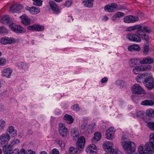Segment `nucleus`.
Wrapping results in <instances>:
<instances>
[{
    "label": "nucleus",
    "mask_w": 154,
    "mask_h": 154,
    "mask_svg": "<svg viewBox=\"0 0 154 154\" xmlns=\"http://www.w3.org/2000/svg\"><path fill=\"white\" fill-rule=\"evenodd\" d=\"M10 137L7 133L2 134L0 136L1 145L0 146L3 147V152L4 154H18L19 149H15L13 151L10 148V145H7L10 140Z\"/></svg>",
    "instance_id": "nucleus-1"
},
{
    "label": "nucleus",
    "mask_w": 154,
    "mask_h": 154,
    "mask_svg": "<svg viewBox=\"0 0 154 154\" xmlns=\"http://www.w3.org/2000/svg\"><path fill=\"white\" fill-rule=\"evenodd\" d=\"M145 149L141 145L138 147V151L140 154H153L154 153V143L149 141L145 145Z\"/></svg>",
    "instance_id": "nucleus-2"
},
{
    "label": "nucleus",
    "mask_w": 154,
    "mask_h": 154,
    "mask_svg": "<svg viewBox=\"0 0 154 154\" xmlns=\"http://www.w3.org/2000/svg\"><path fill=\"white\" fill-rule=\"evenodd\" d=\"M122 145L124 149L126 151L134 152L136 150V146L133 142L128 141L127 138L124 136L122 137Z\"/></svg>",
    "instance_id": "nucleus-3"
},
{
    "label": "nucleus",
    "mask_w": 154,
    "mask_h": 154,
    "mask_svg": "<svg viewBox=\"0 0 154 154\" xmlns=\"http://www.w3.org/2000/svg\"><path fill=\"white\" fill-rule=\"evenodd\" d=\"M143 83L146 88L151 90L154 88V78L151 75H148L145 78Z\"/></svg>",
    "instance_id": "nucleus-4"
},
{
    "label": "nucleus",
    "mask_w": 154,
    "mask_h": 154,
    "mask_svg": "<svg viewBox=\"0 0 154 154\" xmlns=\"http://www.w3.org/2000/svg\"><path fill=\"white\" fill-rule=\"evenodd\" d=\"M131 90L135 94H146V92L138 84H135L131 86Z\"/></svg>",
    "instance_id": "nucleus-5"
},
{
    "label": "nucleus",
    "mask_w": 154,
    "mask_h": 154,
    "mask_svg": "<svg viewBox=\"0 0 154 154\" xmlns=\"http://www.w3.org/2000/svg\"><path fill=\"white\" fill-rule=\"evenodd\" d=\"M152 68L150 65L135 66L133 70V72L134 74H137L141 71H144L150 69Z\"/></svg>",
    "instance_id": "nucleus-6"
},
{
    "label": "nucleus",
    "mask_w": 154,
    "mask_h": 154,
    "mask_svg": "<svg viewBox=\"0 0 154 154\" xmlns=\"http://www.w3.org/2000/svg\"><path fill=\"white\" fill-rule=\"evenodd\" d=\"M85 139L84 137L81 136L77 141L76 146L78 149L81 151H82L85 147Z\"/></svg>",
    "instance_id": "nucleus-7"
},
{
    "label": "nucleus",
    "mask_w": 154,
    "mask_h": 154,
    "mask_svg": "<svg viewBox=\"0 0 154 154\" xmlns=\"http://www.w3.org/2000/svg\"><path fill=\"white\" fill-rule=\"evenodd\" d=\"M113 143L109 141L106 142L103 145V147L105 150L106 152H109L111 153L113 152L114 150L113 148Z\"/></svg>",
    "instance_id": "nucleus-8"
},
{
    "label": "nucleus",
    "mask_w": 154,
    "mask_h": 154,
    "mask_svg": "<svg viewBox=\"0 0 154 154\" xmlns=\"http://www.w3.org/2000/svg\"><path fill=\"white\" fill-rule=\"evenodd\" d=\"M59 132L60 135L63 137H66L68 133V129L63 123H60L59 125Z\"/></svg>",
    "instance_id": "nucleus-9"
},
{
    "label": "nucleus",
    "mask_w": 154,
    "mask_h": 154,
    "mask_svg": "<svg viewBox=\"0 0 154 154\" xmlns=\"http://www.w3.org/2000/svg\"><path fill=\"white\" fill-rule=\"evenodd\" d=\"M139 32L137 34L140 36L142 35L143 33H145V32L150 33L151 32L152 30L151 28L147 26H142L139 25Z\"/></svg>",
    "instance_id": "nucleus-10"
},
{
    "label": "nucleus",
    "mask_w": 154,
    "mask_h": 154,
    "mask_svg": "<svg viewBox=\"0 0 154 154\" xmlns=\"http://www.w3.org/2000/svg\"><path fill=\"white\" fill-rule=\"evenodd\" d=\"M16 42L15 39L12 37H5L2 38L0 40V42L3 45L10 44Z\"/></svg>",
    "instance_id": "nucleus-11"
},
{
    "label": "nucleus",
    "mask_w": 154,
    "mask_h": 154,
    "mask_svg": "<svg viewBox=\"0 0 154 154\" xmlns=\"http://www.w3.org/2000/svg\"><path fill=\"white\" fill-rule=\"evenodd\" d=\"M126 38L129 40L136 42H140L141 41L140 38L138 35L135 34H129L126 36Z\"/></svg>",
    "instance_id": "nucleus-12"
},
{
    "label": "nucleus",
    "mask_w": 154,
    "mask_h": 154,
    "mask_svg": "<svg viewBox=\"0 0 154 154\" xmlns=\"http://www.w3.org/2000/svg\"><path fill=\"white\" fill-rule=\"evenodd\" d=\"M23 8V6L20 4H15L13 5L10 8V11L11 13H20L21 10Z\"/></svg>",
    "instance_id": "nucleus-13"
},
{
    "label": "nucleus",
    "mask_w": 154,
    "mask_h": 154,
    "mask_svg": "<svg viewBox=\"0 0 154 154\" xmlns=\"http://www.w3.org/2000/svg\"><path fill=\"white\" fill-rule=\"evenodd\" d=\"M118 7L117 5L115 3H111L106 5L104 7V10L109 12H112L114 11V9Z\"/></svg>",
    "instance_id": "nucleus-14"
},
{
    "label": "nucleus",
    "mask_w": 154,
    "mask_h": 154,
    "mask_svg": "<svg viewBox=\"0 0 154 154\" xmlns=\"http://www.w3.org/2000/svg\"><path fill=\"white\" fill-rule=\"evenodd\" d=\"M43 26L38 24H35L32 26H29L27 27V29L29 30L37 31H42L44 29Z\"/></svg>",
    "instance_id": "nucleus-15"
},
{
    "label": "nucleus",
    "mask_w": 154,
    "mask_h": 154,
    "mask_svg": "<svg viewBox=\"0 0 154 154\" xmlns=\"http://www.w3.org/2000/svg\"><path fill=\"white\" fill-rule=\"evenodd\" d=\"M115 131V129L112 127L109 128L106 131V138L108 140H111L113 138Z\"/></svg>",
    "instance_id": "nucleus-16"
},
{
    "label": "nucleus",
    "mask_w": 154,
    "mask_h": 154,
    "mask_svg": "<svg viewBox=\"0 0 154 154\" xmlns=\"http://www.w3.org/2000/svg\"><path fill=\"white\" fill-rule=\"evenodd\" d=\"M154 61L153 59L150 57H146L140 61L141 64H150L152 63Z\"/></svg>",
    "instance_id": "nucleus-17"
},
{
    "label": "nucleus",
    "mask_w": 154,
    "mask_h": 154,
    "mask_svg": "<svg viewBox=\"0 0 154 154\" xmlns=\"http://www.w3.org/2000/svg\"><path fill=\"white\" fill-rule=\"evenodd\" d=\"M50 7L54 13H58L59 11V8L58 6L53 1L49 2Z\"/></svg>",
    "instance_id": "nucleus-18"
},
{
    "label": "nucleus",
    "mask_w": 154,
    "mask_h": 154,
    "mask_svg": "<svg viewBox=\"0 0 154 154\" xmlns=\"http://www.w3.org/2000/svg\"><path fill=\"white\" fill-rule=\"evenodd\" d=\"M95 123H93L88 125L86 128L85 133L86 134H88L92 133L95 128Z\"/></svg>",
    "instance_id": "nucleus-19"
},
{
    "label": "nucleus",
    "mask_w": 154,
    "mask_h": 154,
    "mask_svg": "<svg viewBox=\"0 0 154 154\" xmlns=\"http://www.w3.org/2000/svg\"><path fill=\"white\" fill-rule=\"evenodd\" d=\"M12 72V71L11 69L9 68H6L4 69L2 71V75L7 78H9Z\"/></svg>",
    "instance_id": "nucleus-20"
},
{
    "label": "nucleus",
    "mask_w": 154,
    "mask_h": 154,
    "mask_svg": "<svg viewBox=\"0 0 154 154\" xmlns=\"http://www.w3.org/2000/svg\"><path fill=\"white\" fill-rule=\"evenodd\" d=\"M25 9L27 11H29L30 12L33 14H37L40 12V10L39 8L35 7L30 8L27 7L25 8Z\"/></svg>",
    "instance_id": "nucleus-21"
},
{
    "label": "nucleus",
    "mask_w": 154,
    "mask_h": 154,
    "mask_svg": "<svg viewBox=\"0 0 154 154\" xmlns=\"http://www.w3.org/2000/svg\"><path fill=\"white\" fill-rule=\"evenodd\" d=\"M148 76V74L143 73L139 74L136 78V79L138 82H141L143 81V79Z\"/></svg>",
    "instance_id": "nucleus-22"
},
{
    "label": "nucleus",
    "mask_w": 154,
    "mask_h": 154,
    "mask_svg": "<svg viewBox=\"0 0 154 154\" xmlns=\"http://www.w3.org/2000/svg\"><path fill=\"white\" fill-rule=\"evenodd\" d=\"M21 20V22L26 25H28L30 24V20L28 18L25 14H24L20 17Z\"/></svg>",
    "instance_id": "nucleus-23"
},
{
    "label": "nucleus",
    "mask_w": 154,
    "mask_h": 154,
    "mask_svg": "<svg viewBox=\"0 0 154 154\" xmlns=\"http://www.w3.org/2000/svg\"><path fill=\"white\" fill-rule=\"evenodd\" d=\"M140 60L139 59L132 58L129 61L128 64L130 66L133 67L138 65Z\"/></svg>",
    "instance_id": "nucleus-24"
},
{
    "label": "nucleus",
    "mask_w": 154,
    "mask_h": 154,
    "mask_svg": "<svg viewBox=\"0 0 154 154\" xmlns=\"http://www.w3.org/2000/svg\"><path fill=\"white\" fill-rule=\"evenodd\" d=\"M7 131L11 137H14L17 135V131L14 130V127L12 126H9Z\"/></svg>",
    "instance_id": "nucleus-25"
},
{
    "label": "nucleus",
    "mask_w": 154,
    "mask_h": 154,
    "mask_svg": "<svg viewBox=\"0 0 154 154\" xmlns=\"http://www.w3.org/2000/svg\"><path fill=\"white\" fill-rule=\"evenodd\" d=\"M102 135L100 133L96 132L94 134V137L91 140L92 142L93 143H95L98 141L101 138Z\"/></svg>",
    "instance_id": "nucleus-26"
},
{
    "label": "nucleus",
    "mask_w": 154,
    "mask_h": 154,
    "mask_svg": "<svg viewBox=\"0 0 154 154\" xmlns=\"http://www.w3.org/2000/svg\"><path fill=\"white\" fill-rule=\"evenodd\" d=\"M128 50L130 51H139L140 49V48L139 46L137 44H134L129 45L128 47Z\"/></svg>",
    "instance_id": "nucleus-27"
},
{
    "label": "nucleus",
    "mask_w": 154,
    "mask_h": 154,
    "mask_svg": "<svg viewBox=\"0 0 154 154\" xmlns=\"http://www.w3.org/2000/svg\"><path fill=\"white\" fill-rule=\"evenodd\" d=\"M64 119L68 124L72 123L73 121V119L72 116L68 114H66L63 118Z\"/></svg>",
    "instance_id": "nucleus-28"
},
{
    "label": "nucleus",
    "mask_w": 154,
    "mask_h": 154,
    "mask_svg": "<svg viewBox=\"0 0 154 154\" xmlns=\"http://www.w3.org/2000/svg\"><path fill=\"white\" fill-rule=\"evenodd\" d=\"M141 104L143 106H152L154 105V101L152 100H146L142 101Z\"/></svg>",
    "instance_id": "nucleus-29"
},
{
    "label": "nucleus",
    "mask_w": 154,
    "mask_h": 154,
    "mask_svg": "<svg viewBox=\"0 0 154 154\" xmlns=\"http://www.w3.org/2000/svg\"><path fill=\"white\" fill-rule=\"evenodd\" d=\"M93 0H84L83 2L84 6L91 8L93 7Z\"/></svg>",
    "instance_id": "nucleus-30"
},
{
    "label": "nucleus",
    "mask_w": 154,
    "mask_h": 154,
    "mask_svg": "<svg viewBox=\"0 0 154 154\" xmlns=\"http://www.w3.org/2000/svg\"><path fill=\"white\" fill-rule=\"evenodd\" d=\"M71 135L74 137H78L79 135V134L78 130L77 128H73L71 131Z\"/></svg>",
    "instance_id": "nucleus-31"
},
{
    "label": "nucleus",
    "mask_w": 154,
    "mask_h": 154,
    "mask_svg": "<svg viewBox=\"0 0 154 154\" xmlns=\"http://www.w3.org/2000/svg\"><path fill=\"white\" fill-rule=\"evenodd\" d=\"M139 25L130 26L127 28V30L128 31L131 32L132 31L137 30V33L139 32Z\"/></svg>",
    "instance_id": "nucleus-32"
},
{
    "label": "nucleus",
    "mask_w": 154,
    "mask_h": 154,
    "mask_svg": "<svg viewBox=\"0 0 154 154\" xmlns=\"http://www.w3.org/2000/svg\"><path fill=\"white\" fill-rule=\"evenodd\" d=\"M125 14L123 12H118L112 17V20L115 21L117 18L122 17Z\"/></svg>",
    "instance_id": "nucleus-33"
},
{
    "label": "nucleus",
    "mask_w": 154,
    "mask_h": 154,
    "mask_svg": "<svg viewBox=\"0 0 154 154\" xmlns=\"http://www.w3.org/2000/svg\"><path fill=\"white\" fill-rule=\"evenodd\" d=\"M10 22V18L8 16L6 15L2 17L1 22L5 24H8Z\"/></svg>",
    "instance_id": "nucleus-34"
},
{
    "label": "nucleus",
    "mask_w": 154,
    "mask_h": 154,
    "mask_svg": "<svg viewBox=\"0 0 154 154\" xmlns=\"http://www.w3.org/2000/svg\"><path fill=\"white\" fill-rule=\"evenodd\" d=\"M18 25H16L15 23H11L9 25V27L12 31L16 33V31L17 30Z\"/></svg>",
    "instance_id": "nucleus-35"
},
{
    "label": "nucleus",
    "mask_w": 154,
    "mask_h": 154,
    "mask_svg": "<svg viewBox=\"0 0 154 154\" xmlns=\"http://www.w3.org/2000/svg\"><path fill=\"white\" fill-rule=\"evenodd\" d=\"M55 142L61 148H63L64 147L65 144L63 143L62 140L57 138L56 139Z\"/></svg>",
    "instance_id": "nucleus-36"
},
{
    "label": "nucleus",
    "mask_w": 154,
    "mask_h": 154,
    "mask_svg": "<svg viewBox=\"0 0 154 154\" xmlns=\"http://www.w3.org/2000/svg\"><path fill=\"white\" fill-rule=\"evenodd\" d=\"M26 29L23 27L21 26L20 25L18 26V28L17 30H16V33H23L25 32Z\"/></svg>",
    "instance_id": "nucleus-37"
},
{
    "label": "nucleus",
    "mask_w": 154,
    "mask_h": 154,
    "mask_svg": "<svg viewBox=\"0 0 154 154\" xmlns=\"http://www.w3.org/2000/svg\"><path fill=\"white\" fill-rule=\"evenodd\" d=\"M33 4L34 5L41 6L42 4L43 1L42 0H32Z\"/></svg>",
    "instance_id": "nucleus-38"
},
{
    "label": "nucleus",
    "mask_w": 154,
    "mask_h": 154,
    "mask_svg": "<svg viewBox=\"0 0 154 154\" xmlns=\"http://www.w3.org/2000/svg\"><path fill=\"white\" fill-rule=\"evenodd\" d=\"M131 15L126 16L123 19L124 21L126 23H131Z\"/></svg>",
    "instance_id": "nucleus-39"
},
{
    "label": "nucleus",
    "mask_w": 154,
    "mask_h": 154,
    "mask_svg": "<svg viewBox=\"0 0 154 154\" xmlns=\"http://www.w3.org/2000/svg\"><path fill=\"white\" fill-rule=\"evenodd\" d=\"M8 32V30L4 27L0 26V33L7 34Z\"/></svg>",
    "instance_id": "nucleus-40"
},
{
    "label": "nucleus",
    "mask_w": 154,
    "mask_h": 154,
    "mask_svg": "<svg viewBox=\"0 0 154 154\" xmlns=\"http://www.w3.org/2000/svg\"><path fill=\"white\" fill-rule=\"evenodd\" d=\"M5 125V122L3 120L1 119L0 120V131H2L4 128Z\"/></svg>",
    "instance_id": "nucleus-41"
},
{
    "label": "nucleus",
    "mask_w": 154,
    "mask_h": 154,
    "mask_svg": "<svg viewBox=\"0 0 154 154\" xmlns=\"http://www.w3.org/2000/svg\"><path fill=\"white\" fill-rule=\"evenodd\" d=\"M131 23H134L138 21L139 20V18L137 16L131 15Z\"/></svg>",
    "instance_id": "nucleus-42"
},
{
    "label": "nucleus",
    "mask_w": 154,
    "mask_h": 154,
    "mask_svg": "<svg viewBox=\"0 0 154 154\" xmlns=\"http://www.w3.org/2000/svg\"><path fill=\"white\" fill-rule=\"evenodd\" d=\"M154 110L152 109H147L146 111V115L149 117H151L153 113Z\"/></svg>",
    "instance_id": "nucleus-43"
},
{
    "label": "nucleus",
    "mask_w": 154,
    "mask_h": 154,
    "mask_svg": "<svg viewBox=\"0 0 154 154\" xmlns=\"http://www.w3.org/2000/svg\"><path fill=\"white\" fill-rule=\"evenodd\" d=\"M147 126L150 129L154 131V122H149L147 124Z\"/></svg>",
    "instance_id": "nucleus-44"
},
{
    "label": "nucleus",
    "mask_w": 154,
    "mask_h": 154,
    "mask_svg": "<svg viewBox=\"0 0 154 154\" xmlns=\"http://www.w3.org/2000/svg\"><path fill=\"white\" fill-rule=\"evenodd\" d=\"M6 63V60L4 57H0V66H5Z\"/></svg>",
    "instance_id": "nucleus-45"
},
{
    "label": "nucleus",
    "mask_w": 154,
    "mask_h": 154,
    "mask_svg": "<svg viewBox=\"0 0 154 154\" xmlns=\"http://www.w3.org/2000/svg\"><path fill=\"white\" fill-rule=\"evenodd\" d=\"M20 140L18 139L13 140L11 142V144L9 145L10 147H12L15 144H17L20 142Z\"/></svg>",
    "instance_id": "nucleus-46"
},
{
    "label": "nucleus",
    "mask_w": 154,
    "mask_h": 154,
    "mask_svg": "<svg viewBox=\"0 0 154 154\" xmlns=\"http://www.w3.org/2000/svg\"><path fill=\"white\" fill-rule=\"evenodd\" d=\"M143 116V114L141 111L137 112L135 114V116L137 117H142Z\"/></svg>",
    "instance_id": "nucleus-47"
},
{
    "label": "nucleus",
    "mask_w": 154,
    "mask_h": 154,
    "mask_svg": "<svg viewBox=\"0 0 154 154\" xmlns=\"http://www.w3.org/2000/svg\"><path fill=\"white\" fill-rule=\"evenodd\" d=\"M116 82L118 85L122 87H123L125 85V82L122 80H118Z\"/></svg>",
    "instance_id": "nucleus-48"
},
{
    "label": "nucleus",
    "mask_w": 154,
    "mask_h": 154,
    "mask_svg": "<svg viewBox=\"0 0 154 154\" xmlns=\"http://www.w3.org/2000/svg\"><path fill=\"white\" fill-rule=\"evenodd\" d=\"M85 151L87 153H89V154H93L94 152V149H91V148L88 147L86 149Z\"/></svg>",
    "instance_id": "nucleus-49"
},
{
    "label": "nucleus",
    "mask_w": 154,
    "mask_h": 154,
    "mask_svg": "<svg viewBox=\"0 0 154 154\" xmlns=\"http://www.w3.org/2000/svg\"><path fill=\"white\" fill-rule=\"evenodd\" d=\"M149 141L154 143V132L151 133L149 135Z\"/></svg>",
    "instance_id": "nucleus-50"
},
{
    "label": "nucleus",
    "mask_w": 154,
    "mask_h": 154,
    "mask_svg": "<svg viewBox=\"0 0 154 154\" xmlns=\"http://www.w3.org/2000/svg\"><path fill=\"white\" fill-rule=\"evenodd\" d=\"M149 50V46L148 45H146L144 48V54L146 55L148 53Z\"/></svg>",
    "instance_id": "nucleus-51"
},
{
    "label": "nucleus",
    "mask_w": 154,
    "mask_h": 154,
    "mask_svg": "<svg viewBox=\"0 0 154 154\" xmlns=\"http://www.w3.org/2000/svg\"><path fill=\"white\" fill-rule=\"evenodd\" d=\"M35 151L31 149H28L26 151V154H35Z\"/></svg>",
    "instance_id": "nucleus-52"
},
{
    "label": "nucleus",
    "mask_w": 154,
    "mask_h": 154,
    "mask_svg": "<svg viewBox=\"0 0 154 154\" xmlns=\"http://www.w3.org/2000/svg\"><path fill=\"white\" fill-rule=\"evenodd\" d=\"M143 38L146 41H148L149 39V37L148 35H147L145 33H143L142 35Z\"/></svg>",
    "instance_id": "nucleus-53"
},
{
    "label": "nucleus",
    "mask_w": 154,
    "mask_h": 154,
    "mask_svg": "<svg viewBox=\"0 0 154 154\" xmlns=\"http://www.w3.org/2000/svg\"><path fill=\"white\" fill-rule=\"evenodd\" d=\"M51 153L52 154H59V152L57 149L54 148L52 150Z\"/></svg>",
    "instance_id": "nucleus-54"
},
{
    "label": "nucleus",
    "mask_w": 154,
    "mask_h": 154,
    "mask_svg": "<svg viewBox=\"0 0 154 154\" xmlns=\"http://www.w3.org/2000/svg\"><path fill=\"white\" fill-rule=\"evenodd\" d=\"M66 20L69 22H71L73 21V19L72 18V17L71 16L68 15L66 17Z\"/></svg>",
    "instance_id": "nucleus-55"
},
{
    "label": "nucleus",
    "mask_w": 154,
    "mask_h": 154,
    "mask_svg": "<svg viewBox=\"0 0 154 154\" xmlns=\"http://www.w3.org/2000/svg\"><path fill=\"white\" fill-rule=\"evenodd\" d=\"M72 108L73 110L77 111L79 110V106L77 104L73 105L72 107Z\"/></svg>",
    "instance_id": "nucleus-56"
},
{
    "label": "nucleus",
    "mask_w": 154,
    "mask_h": 154,
    "mask_svg": "<svg viewBox=\"0 0 154 154\" xmlns=\"http://www.w3.org/2000/svg\"><path fill=\"white\" fill-rule=\"evenodd\" d=\"M21 66L23 69H26L27 68V66L26 64L23 62H22L21 64Z\"/></svg>",
    "instance_id": "nucleus-57"
},
{
    "label": "nucleus",
    "mask_w": 154,
    "mask_h": 154,
    "mask_svg": "<svg viewBox=\"0 0 154 154\" xmlns=\"http://www.w3.org/2000/svg\"><path fill=\"white\" fill-rule=\"evenodd\" d=\"M72 4V2L71 1H66L65 4V5L66 7H69Z\"/></svg>",
    "instance_id": "nucleus-58"
},
{
    "label": "nucleus",
    "mask_w": 154,
    "mask_h": 154,
    "mask_svg": "<svg viewBox=\"0 0 154 154\" xmlns=\"http://www.w3.org/2000/svg\"><path fill=\"white\" fill-rule=\"evenodd\" d=\"M88 147L91 148V149H93L94 150L96 149L97 148L96 146L94 144H90L89 145V146Z\"/></svg>",
    "instance_id": "nucleus-59"
},
{
    "label": "nucleus",
    "mask_w": 154,
    "mask_h": 154,
    "mask_svg": "<svg viewBox=\"0 0 154 154\" xmlns=\"http://www.w3.org/2000/svg\"><path fill=\"white\" fill-rule=\"evenodd\" d=\"M111 153L113 154H122V152L118 150H114L113 152L112 153Z\"/></svg>",
    "instance_id": "nucleus-60"
},
{
    "label": "nucleus",
    "mask_w": 154,
    "mask_h": 154,
    "mask_svg": "<svg viewBox=\"0 0 154 154\" xmlns=\"http://www.w3.org/2000/svg\"><path fill=\"white\" fill-rule=\"evenodd\" d=\"M108 80V79L107 77H104L101 80V83H104L106 82Z\"/></svg>",
    "instance_id": "nucleus-61"
},
{
    "label": "nucleus",
    "mask_w": 154,
    "mask_h": 154,
    "mask_svg": "<svg viewBox=\"0 0 154 154\" xmlns=\"http://www.w3.org/2000/svg\"><path fill=\"white\" fill-rule=\"evenodd\" d=\"M87 125V123H84L83 124L81 125V129L82 130H84L85 129V128L86 127Z\"/></svg>",
    "instance_id": "nucleus-62"
},
{
    "label": "nucleus",
    "mask_w": 154,
    "mask_h": 154,
    "mask_svg": "<svg viewBox=\"0 0 154 154\" xmlns=\"http://www.w3.org/2000/svg\"><path fill=\"white\" fill-rule=\"evenodd\" d=\"M26 151L24 149H22L19 152V150L18 151V154H26Z\"/></svg>",
    "instance_id": "nucleus-63"
},
{
    "label": "nucleus",
    "mask_w": 154,
    "mask_h": 154,
    "mask_svg": "<svg viewBox=\"0 0 154 154\" xmlns=\"http://www.w3.org/2000/svg\"><path fill=\"white\" fill-rule=\"evenodd\" d=\"M74 150L70 154H78V152L77 149L75 148Z\"/></svg>",
    "instance_id": "nucleus-64"
}]
</instances>
